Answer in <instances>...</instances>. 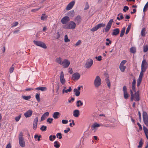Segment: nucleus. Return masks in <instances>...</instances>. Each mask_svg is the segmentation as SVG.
<instances>
[{
    "instance_id": "nucleus-16",
    "label": "nucleus",
    "mask_w": 148,
    "mask_h": 148,
    "mask_svg": "<svg viewBox=\"0 0 148 148\" xmlns=\"http://www.w3.org/2000/svg\"><path fill=\"white\" fill-rule=\"evenodd\" d=\"M119 29L118 28H116L113 30L112 34L113 36H116L119 34Z\"/></svg>"
},
{
    "instance_id": "nucleus-64",
    "label": "nucleus",
    "mask_w": 148,
    "mask_h": 148,
    "mask_svg": "<svg viewBox=\"0 0 148 148\" xmlns=\"http://www.w3.org/2000/svg\"><path fill=\"white\" fill-rule=\"evenodd\" d=\"M72 90V88L71 87H69V88L65 90V92L67 93L68 92H70Z\"/></svg>"
},
{
    "instance_id": "nucleus-44",
    "label": "nucleus",
    "mask_w": 148,
    "mask_h": 148,
    "mask_svg": "<svg viewBox=\"0 0 148 148\" xmlns=\"http://www.w3.org/2000/svg\"><path fill=\"white\" fill-rule=\"evenodd\" d=\"M100 126V125L99 124L95 123H94L93 125L92 126V127L94 129L95 128L99 127Z\"/></svg>"
},
{
    "instance_id": "nucleus-33",
    "label": "nucleus",
    "mask_w": 148,
    "mask_h": 148,
    "mask_svg": "<svg viewBox=\"0 0 148 148\" xmlns=\"http://www.w3.org/2000/svg\"><path fill=\"white\" fill-rule=\"evenodd\" d=\"M56 62L60 65H62V58L60 57L57 58L56 60Z\"/></svg>"
},
{
    "instance_id": "nucleus-17",
    "label": "nucleus",
    "mask_w": 148,
    "mask_h": 148,
    "mask_svg": "<svg viewBox=\"0 0 148 148\" xmlns=\"http://www.w3.org/2000/svg\"><path fill=\"white\" fill-rule=\"evenodd\" d=\"M33 111L31 110H29L24 114L26 118L30 117L32 114Z\"/></svg>"
},
{
    "instance_id": "nucleus-3",
    "label": "nucleus",
    "mask_w": 148,
    "mask_h": 148,
    "mask_svg": "<svg viewBox=\"0 0 148 148\" xmlns=\"http://www.w3.org/2000/svg\"><path fill=\"white\" fill-rule=\"evenodd\" d=\"M23 136V133L21 132L19 135V142L20 146L22 147H24L25 146V143Z\"/></svg>"
},
{
    "instance_id": "nucleus-1",
    "label": "nucleus",
    "mask_w": 148,
    "mask_h": 148,
    "mask_svg": "<svg viewBox=\"0 0 148 148\" xmlns=\"http://www.w3.org/2000/svg\"><path fill=\"white\" fill-rule=\"evenodd\" d=\"M76 26V24L75 22L73 21H71L66 25H64L63 28L66 29H74L75 28Z\"/></svg>"
},
{
    "instance_id": "nucleus-42",
    "label": "nucleus",
    "mask_w": 148,
    "mask_h": 148,
    "mask_svg": "<svg viewBox=\"0 0 148 148\" xmlns=\"http://www.w3.org/2000/svg\"><path fill=\"white\" fill-rule=\"evenodd\" d=\"M130 52L133 53H134L136 52V49L134 47H132L130 49Z\"/></svg>"
},
{
    "instance_id": "nucleus-37",
    "label": "nucleus",
    "mask_w": 148,
    "mask_h": 148,
    "mask_svg": "<svg viewBox=\"0 0 148 148\" xmlns=\"http://www.w3.org/2000/svg\"><path fill=\"white\" fill-rule=\"evenodd\" d=\"M143 65L148 66V63L145 60H143L142 61L141 66H143Z\"/></svg>"
},
{
    "instance_id": "nucleus-51",
    "label": "nucleus",
    "mask_w": 148,
    "mask_h": 148,
    "mask_svg": "<svg viewBox=\"0 0 148 148\" xmlns=\"http://www.w3.org/2000/svg\"><path fill=\"white\" fill-rule=\"evenodd\" d=\"M89 5H88V2H86L85 4V6L84 9V10H87L89 8Z\"/></svg>"
},
{
    "instance_id": "nucleus-25",
    "label": "nucleus",
    "mask_w": 148,
    "mask_h": 148,
    "mask_svg": "<svg viewBox=\"0 0 148 148\" xmlns=\"http://www.w3.org/2000/svg\"><path fill=\"white\" fill-rule=\"evenodd\" d=\"M41 137L40 135H38L37 134H36L34 136V138L36 140H37L38 141H40V138Z\"/></svg>"
},
{
    "instance_id": "nucleus-56",
    "label": "nucleus",
    "mask_w": 148,
    "mask_h": 148,
    "mask_svg": "<svg viewBox=\"0 0 148 148\" xmlns=\"http://www.w3.org/2000/svg\"><path fill=\"white\" fill-rule=\"evenodd\" d=\"M38 121V117L37 116L34 119L33 123L37 124Z\"/></svg>"
},
{
    "instance_id": "nucleus-58",
    "label": "nucleus",
    "mask_w": 148,
    "mask_h": 148,
    "mask_svg": "<svg viewBox=\"0 0 148 148\" xmlns=\"http://www.w3.org/2000/svg\"><path fill=\"white\" fill-rule=\"evenodd\" d=\"M137 124L139 127V130L140 131H141L142 130V127L141 125L138 122L137 123Z\"/></svg>"
},
{
    "instance_id": "nucleus-2",
    "label": "nucleus",
    "mask_w": 148,
    "mask_h": 148,
    "mask_svg": "<svg viewBox=\"0 0 148 148\" xmlns=\"http://www.w3.org/2000/svg\"><path fill=\"white\" fill-rule=\"evenodd\" d=\"M131 94V101H133L134 100V101H138L140 100V95L137 94V95L133 94V92L132 90H130Z\"/></svg>"
},
{
    "instance_id": "nucleus-49",
    "label": "nucleus",
    "mask_w": 148,
    "mask_h": 148,
    "mask_svg": "<svg viewBox=\"0 0 148 148\" xmlns=\"http://www.w3.org/2000/svg\"><path fill=\"white\" fill-rule=\"evenodd\" d=\"M106 41L108 42H106V45L107 46H109L110 44H111L112 43V41L110 40L109 38H107L106 39Z\"/></svg>"
},
{
    "instance_id": "nucleus-21",
    "label": "nucleus",
    "mask_w": 148,
    "mask_h": 148,
    "mask_svg": "<svg viewBox=\"0 0 148 148\" xmlns=\"http://www.w3.org/2000/svg\"><path fill=\"white\" fill-rule=\"evenodd\" d=\"M143 130L147 139L148 140V129L145 126H143Z\"/></svg>"
},
{
    "instance_id": "nucleus-32",
    "label": "nucleus",
    "mask_w": 148,
    "mask_h": 148,
    "mask_svg": "<svg viewBox=\"0 0 148 148\" xmlns=\"http://www.w3.org/2000/svg\"><path fill=\"white\" fill-rule=\"evenodd\" d=\"M73 91L75 92V95L76 96L78 97L80 95V92L78 90H77V88L74 89Z\"/></svg>"
},
{
    "instance_id": "nucleus-7",
    "label": "nucleus",
    "mask_w": 148,
    "mask_h": 148,
    "mask_svg": "<svg viewBox=\"0 0 148 148\" xmlns=\"http://www.w3.org/2000/svg\"><path fill=\"white\" fill-rule=\"evenodd\" d=\"M123 96L125 99H127L129 96V94L128 93L127 91V88L125 86H123Z\"/></svg>"
},
{
    "instance_id": "nucleus-34",
    "label": "nucleus",
    "mask_w": 148,
    "mask_h": 148,
    "mask_svg": "<svg viewBox=\"0 0 148 148\" xmlns=\"http://www.w3.org/2000/svg\"><path fill=\"white\" fill-rule=\"evenodd\" d=\"M119 69H120L121 71L123 72H124L125 70L126 69V66L120 65Z\"/></svg>"
},
{
    "instance_id": "nucleus-55",
    "label": "nucleus",
    "mask_w": 148,
    "mask_h": 148,
    "mask_svg": "<svg viewBox=\"0 0 148 148\" xmlns=\"http://www.w3.org/2000/svg\"><path fill=\"white\" fill-rule=\"evenodd\" d=\"M34 89H33V88H30L25 89V90H23V91L24 92H25V91H29L33 90Z\"/></svg>"
},
{
    "instance_id": "nucleus-30",
    "label": "nucleus",
    "mask_w": 148,
    "mask_h": 148,
    "mask_svg": "<svg viewBox=\"0 0 148 148\" xmlns=\"http://www.w3.org/2000/svg\"><path fill=\"white\" fill-rule=\"evenodd\" d=\"M40 94L39 92H38L36 94L35 97L37 101L38 102L40 101Z\"/></svg>"
},
{
    "instance_id": "nucleus-47",
    "label": "nucleus",
    "mask_w": 148,
    "mask_h": 148,
    "mask_svg": "<svg viewBox=\"0 0 148 148\" xmlns=\"http://www.w3.org/2000/svg\"><path fill=\"white\" fill-rule=\"evenodd\" d=\"M53 120V119L52 118H49L47 120V122L49 123V124H51L52 123V121Z\"/></svg>"
},
{
    "instance_id": "nucleus-57",
    "label": "nucleus",
    "mask_w": 148,
    "mask_h": 148,
    "mask_svg": "<svg viewBox=\"0 0 148 148\" xmlns=\"http://www.w3.org/2000/svg\"><path fill=\"white\" fill-rule=\"evenodd\" d=\"M144 72L142 71H141L138 78L142 79L143 75V72Z\"/></svg>"
},
{
    "instance_id": "nucleus-50",
    "label": "nucleus",
    "mask_w": 148,
    "mask_h": 148,
    "mask_svg": "<svg viewBox=\"0 0 148 148\" xmlns=\"http://www.w3.org/2000/svg\"><path fill=\"white\" fill-rule=\"evenodd\" d=\"M56 136L57 138L60 139H61L62 138V136L61 133H58L56 134Z\"/></svg>"
},
{
    "instance_id": "nucleus-35",
    "label": "nucleus",
    "mask_w": 148,
    "mask_h": 148,
    "mask_svg": "<svg viewBox=\"0 0 148 148\" xmlns=\"http://www.w3.org/2000/svg\"><path fill=\"white\" fill-rule=\"evenodd\" d=\"M145 28H143L142 29V30L141 32V34L142 36L143 37H145Z\"/></svg>"
},
{
    "instance_id": "nucleus-61",
    "label": "nucleus",
    "mask_w": 148,
    "mask_h": 148,
    "mask_svg": "<svg viewBox=\"0 0 148 148\" xmlns=\"http://www.w3.org/2000/svg\"><path fill=\"white\" fill-rule=\"evenodd\" d=\"M68 121L67 120L63 119L62 121V123L63 124H66L68 123Z\"/></svg>"
},
{
    "instance_id": "nucleus-23",
    "label": "nucleus",
    "mask_w": 148,
    "mask_h": 148,
    "mask_svg": "<svg viewBox=\"0 0 148 148\" xmlns=\"http://www.w3.org/2000/svg\"><path fill=\"white\" fill-rule=\"evenodd\" d=\"M148 10V1L145 5L143 10V12H144V15L143 17V19H144V16L145 14V12Z\"/></svg>"
},
{
    "instance_id": "nucleus-59",
    "label": "nucleus",
    "mask_w": 148,
    "mask_h": 148,
    "mask_svg": "<svg viewBox=\"0 0 148 148\" xmlns=\"http://www.w3.org/2000/svg\"><path fill=\"white\" fill-rule=\"evenodd\" d=\"M138 114L139 115V121L140 122H141V114L140 112V111H138Z\"/></svg>"
},
{
    "instance_id": "nucleus-39",
    "label": "nucleus",
    "mask_w": 148,
    "mask_h": 148,
    "mask_svg": "<svg viewBox=\"0 0 148 148\" xmlns=\"http://www.w3.org/2000/svg\"><path fill=\"white\" fill-rule=\"evenodd\" d=\"M143 52L145 53L147 52L148 51V45H144L143 46Z\"/></svg>"
},
{
    "instance_id": "nucleus-5",
    "label": "nucleus",
    "mask_w": 148,
    "mask_h": 148,
    "mask_svg": "<svg viewBox=\"0 0 148 148\" xmlns=\"http://www.w3.org/2000/svg\"><path fill=\"white\" fill-rule=\"evenodd\" d=\"M33 42L37 46L41 47L44 49H46L47 48L46 45L42 42L34 40Z\"/></svg>"
},
{
    "instance_id": "nucleus-36",
    "label": "nucleus",
    "mask_w": 148,
    "mask_h": 148,
    "mask_svg": "<svg viewBox=\"0 0 148 148\" xmlns=\"http://www.w3.org/2000/svg\"><path fill=\"white\" fill-rule=\"evenodd\" d=\"M131 23H130V24L128 25V27L126 29L125 34H127L129 32L131 28Z\"/></svg>"
},
{
    "instance_id": "nucleus-22",
    "label": "nucleus",
    "mask_w": 148,
    "mask_h": 148,
    "mask_svg": "<svg viewBox=\"0 0 148 148\" xmlns=\"http://www.w3.org/2000/svg\"><path fill=\"white\" fill-rule=\"evenodd\" d=\"M35 89L44 91L47 90V88L46 87H40L36 88Z\"/></svg>"
},
{
    "instance_id": "nucleus-41",
    "label": "nucleus",
    "mask_w": 148,
    "mask_h": 148,
    "mask_svg": "<svg viewBox=\"0 0 148 148\" xmlns=\"http://www.w3.org/2000/svg\"><path fill=\"white\" fill-rule=\"evenodd\" d=\"M47 127L46 126L43 125L40 128V130L42 132H44L46 130Z\"/></svg>"
},
{
    "instance_id": "nucleus-15",
    "label": "nucleus",
    "mask_w": 148,
    "mask_h": 148,
    "mask_svg": "<svg viewBox=\"0 0 148 148\" xmlns=\"http://www.w3.org/2000/svg\"><path fill=\"white\" fill-rule=\"evenodd\" d=\"M75 3L74 1H72L66 7V10H71L73 6Z\"/></svg>"
},
{
    "instance_id": "nucleus-29",
    "label": "nucleus",
    "mask_w": 148,
    "mask_h": 148,
    "mask_svg": "<svg viewBox=\"0 0 148 148\" xmlns=\"http://www.w3.org/2000/svg\"><path fill=\"white\" fill-rule=\"evenodd\" d=\"M125 27H123L121 30V33L120 35V37H122L125 33Z\"/></svg>"
},
{
    "instance_id": "nucleus-13",
    "label": "nucleus",
    "mask_w": 148,
    "mask_h": 148,
    "mask_svg": "<svg viewBox=\"0 0 148 148\" xmlns=\"http://www.w3.org/2000/svg\"><path fill=\"white\" fill-rule=\"evenodd\" d=\"M74 21L76 23L77 25L80 24L82 21V17L80 15H77L75 18Z\"/></svg>"
},
{
    "instance_id": "nucleus-18",
    "label": "nucleus",
    "mask_w": 148,
    "mask_h": 148,
    "mask_svg": "<svg viewBox=\"0 0 148 148\" xmlns=\"http://www.w3.org/2000/svg\"><path fill=\"white\" fill-rule=\"evenodd\" d=\"M66 15L71 18L73 17L75 15V12L74 10H71L70 11L68 12L67 13Z\"/></svg>"
},
{
    "instance_id": "nucleus-43",
    "label": "nucleus",
    "mask_w": 148,
    "mask_h": 148,
    "mask_svg": "<svg viewBox=\"0 0 148 148\" xmlns=\"http://www.w3.org/2000/svg\"><path fill=\"white\" fill-rule=\"evenodd\" d=\"M148 66H141V69L142 71L145 72L146 70H147V68Z\"/></svg>"
},
{
    "instance_id": "nucleus-53",
    "label": "nucleus",
    "mask_w": 148,
    "mask_h": 148,
    "mask_svg": "<svg viewBox=\"0 0 148 148\" xmlns=\"http://www.w3.org/2000/svg\"><path fill=\"white\" fill-rule=\"evenodd\" d=\"M124 18V17L123 15L122 14H121V15L120 16V17H119L117 16L116 18L118 20H122Z\"/></svg>"
},
{
    "instance_id": "nucleus-45",
    "label": "nucleus",
    "mask_w": 148,
    "mask_h": 148,
    "mask_svg": "<svg viewBox=\"0 0 148 148\" xmlns=\"http://www.w3.org/2000/svg\"><path fill=\"white\" fill-rule=\"evenodd\" d=\"M64 41L65 42H67L70 41V40L69 39L68 36L67 35H65L64 36Z\"/></svg>"
},
{
    "instance_id": "nucleus-62",
    "label": "nucleus",
    "mask_w": 148,
    "mask_h": 148,
    "mask_svg": "<svg viewBox=\"0 0 148 148\" xmlns=\"http://www.w3.org/2000/svg\"><path fill=\"white\" fill-rule=\"evenodd\" d=\"M21 117V115L16 117L15 119V121L17 122L18 121H19V119H20Z\"/></svg>"
},
{
    "instance_id": "nucleus-20",
    "label": "nucleus",
    "mask_w": 148,
    "mask_h": 148,
    "mask_svg": "<svg viewBox=\"0 0 148 148\" xmlns=\"http://www.w3.org/2000/svg\"><path fill=\"white\" fill-rule=\"evenodd\" d=\"M60 114L59 112H56L53 113V116L54 119H56L60 117Z\"/></svg>"
},
{
    "instance_id": "nucleus-4",
    "label": "nucleus",
    "mask_w": 148,
    "mask_h": 148,
    "mask_svg": "<svg viewBox=\"0 0 148 148\" xmlns=\"http://www.w3.org/2000/svg\"><path fill=\"white\" fill-rule=\"evenodd\" d=\"M101 84V80L99 76H96L94 81V84L95 88H98Z\"/></svg>"
},
{
    "instance_id": "nucleus-54",
    "label": "nucleus",
    "mask_w": 148,
    "mask_h": 148,
    "mask_svg": "<svg viewBox=\"0 0 148 148\" xmlns=\"http://www.w3.org/2000/svg\"><path fill=\"white\" fill-rule=\"evenodd\" d=\"M102 56H96L95 57L96 59L98 61H101L102 60Z\"/></svg>"
},
{
    "instance_id": "nucleus-38",
    "label": "nucleus",
    "mask_w": 148,
    "mask_h": 148,
    "mask_svg": "<svg viewBox=\"0 0 148 148\" xmlns=\"http://www.w3.org/2000/svg\"><path fill=\"white\" fill-rule=\"evenodd\" d=\"M98 29L101 28L102 27H104L106 26V24L105 23H100L98 24L97 25Z\"/></svg>"
},
{
    "instance_id": "nucleus-63",
    "label": "nucleus",
    "mask_w": 148,
    "mask_h": 148,
    "mask_svg": "<svg viewBox=\"0 0 148 148\" xmlns=\"http://www.w3.org/2000/svg\"><path fill=\"white\" fill-rule=\"evenodd\" d=\"M81 43V40H78L77 41V42L75 44V46H78L79 45H80Z\"/></svg>"
},
{
    "instance_id": "nucleus-6",
    "label": "nucleus",
    "mask_w": 148,
    "mask_h": 148,
    "mask_svg": "<svg viewBox=\"0 0 148 148\" xmlns=\"http://www.w3.org/2000/svg\"><path fill=\"white\" fill-rule=\"evenodd\" d=\"M143 122L147 127H148V116L147 112L143 111Z\"/></svg>"
},
{
    "instance_id": "nucleus-11",
    "label": "nucleus",
    "mask_w": 148,
    "mask_h": 148,
    "mask_svg": "<svg viewBox=\"0 0 148 148\" xmlns=\"http://www.w3.org/2000/svg\"><path fill=\"white\" fill-rule=\"evenodd\" d=\"M70 20L69 17L68 16H66L62 19L61 22L62 24H65L69 21Z\"/></svg>"
},
{
    "instance_id": "nucleus-19",
    "label": "nucleus",
    "mask_w": 148,
    "mask_h": 148,
    "mask_svg": "<svg viewBox=\"0 0 148 148\" xmlns=\"http://www.w3.org/2000/svg\"><path fill=\"white\" fill-rule=\"evenodd\" d=\"M79 111L78 110H75L73 112V114L75 117H78L79 115Z\"/></svg>"
},
{
    "instance_id": "nucleus-46",
    "label": "nucleus",
    "mask_w": 148,
    "mask_h": 148,
    "mask_svg": "<svg viewBox=\"0 0 148 148\" xmlns=\"http://www.w3.org/2000/svg\"><path fill=\"white\" fill-rule=\"evenodd\" d=\"M139 145L138 146V147L139 148H140L142 147L143 145V142L142 141V139L141 138L140 141L139 143Z\"/></svg>"
},
{
    "instance_id": "nucleus-26",
    "label": "nucleus",
    "mask_w": 148,
    "mask_h": 148,
    "mask_svg": "<svg viewBox=\"0 0 148 148\" xmlns=\"http://www.w3.org/2000/svg\"><path fill=\"white\" fill-rule=\"evenodd\" d=\"M105 80L106 81V83L107 84V86L109 88H110V80L109 79V77L108 76L106 77L105 79Z\"/></svg>"
},
{
    "instance_id": "nucleus-40",
    "label": "nucleus",
    "mask_w": 148,
    "mask_h": 148,
    "mask_svg": "<svg viewBox=\"0 0 148 148\" xmlns=\"http://www.w3.org/2000/svg\"><path fill=\"white\" fill-rule=\"evenodd\" d=\"M142 79L139 78H138L137 81V86L139 88V86L141 82Z\"/></svg>"
},
{
    "instance_id": "nucleus-10",
    "label": "nucleus",
    "mask_w": 148,
    "mask_h": 148,
    "mask_svg": "<svg viewBox=\"0 0 148 148\" xmlns=\"http://www.w3.org/2000/svg\"><path fill=\"white\" fill-rule=\"evenodd\" d=\"M80 74L76 72L73 74L71 78L73 80H77L80 78Z\"/></svg>"
},
{
    "instance_id": "nucleus-14",
    "label": "nucleus",
    "mask_w": 148,
    "mask_h": 148,
    "mask_svg": "<svg viewBox=\"0 0 148 148\" xmlns=\"http://www.w3.org/2000/svg\"><path fill=\"white\" fill-rule=\"evenodd\" d=\"M60 82L62 85L65 84L66 81L64 78V74L63 71L61 72L60 77Z\"/></svg>"
},
{
    "instance_id": "nucleus-12",
    "label": "nucleus",
    "mask_w": 148,
    "mask_h": 148,
    "mask_svg": "<svg viewBox=\"0 0 148 148\" xmlns=\"http://www.w3.org/2000/svg\"><path fill=\"white\" fill-rule=\"evenodd\" d=\"M113 22V19H110L106 27V31H107V30H110L111 27L112 23Z\"/></svg>"
},
{
    "instance_id": "nucleus-60",
    "label": "nucleus",
    "mask_w": 148,
    "mask_h": 148,
    "mask_svg": "<svg viewBox=\"0 0 148 148\" xmlns=\"http://www.w3.org/2000/svg\"><path fill=\"white\" fill-rule=\"evenodd\" d=\"M41 8V7H40L38 8H36V9H32L31 10V11L32 12H35L37 11L38 10H39V9H40Z\"/></svg>"
},
{
    "instance_id": "nucleus-24",
    "label": "nucleus",
    "mask_w": 148,
    "mask_h": 148,
    "mask_svg": "<svg viewBox=\"0 0 148 148\" xmlns=\"http://www.w3.org/2000/svg\"><path fill=\"white\" fill-rule=\"evenodd\" d=\"M48 17V16L46 14L43 13L42 14L41 17V19L42 21H45L46 20Z\"/></svg>"
},
{
    "instance_id": "nucleus-9",
    "label": "nucleus",
    "mask_w": 148,
    "mask_h": 148,
    "mask_svg": "<svg viewBox=\"0 0 148 148\" xmlns=\"http://www.w3.org/2000/svg\"><path fill=\"white\" fill-rule=\"evenodd\" d=\"M93 62L91 59H89L87 61L85 65L87 69L90 68L93 64Z\"/></svg>"
},
{
    "instance_id": "nucleus-28",
    "label": "nucleus",
    "mask_w": 148,
    "mask_h": 148,
    "mask_svg": "<svg viewBox=\"0 0 148 148\" xmlns=\"http://www.w3.org/2000/svg\"><path fill=\"white\" fill-rule=\"evenodd\" d=\"M22 98L26 100H29L31 97L30 95L29 96H24L22 95Z\"/></svg>"
},
{
    "instance_id": "nucleus-8",
    "label": "nucleus",
    "mask_w": 148,
    "mask_h": 148,
    "mask_svg": "<svg viewBox=\"0 0 148 148\" xmlns=\"http://www.w3.org/2000/svg\"><path fill=\"white\" fill-rule=\"evenodd\" d=\"M70 64V62L67 59H64L62 63V66L63 68L68 67Z\"/></svg>"
},
{
    "instance_id": "nucleus-48",
    "label": "nucleus",
    "mask_w": 148,
    "mask_h": 148,
    "mask_svg": "<svg viewBox=\"0 0 148 148\" xmlns=\"http://www.w3.org/2000/svg\"><path fill=\"white\" fill-rule=\"evenodd\" d=\"M98 29V27L97 25L95 26L93 28L90 29V31L92 32H95L97 31V30Z\"/></svg>"
},
{
    "instance_id": "nucleus-31",
    "label": "nucleus",
    "mask_w": 148,
    "mask_h": 148,
    "mask_svg": "<svg viewBox=\"0 0 148 148\" xmlns=\"http://www.w3.org/2000/svg\"><path fill=\"white\" fill-rule=\"evenodd\" d=\"M77 106L79 107L80 106H82L83 105V103L80 100H78L76 102Z\"/></svg>"
},
{
    "instance_id": "nucleus-52",
    "label": "nucleus",
    "mask_w": 148,
    "mask_h": 148,
    "mask_svg": "<svg viewBox=\"0 0 148 148\" xmlns=\"http://www.w3.org/2000/svg\"><path fill=\"white\" fill-rule=\"evenodd\" d=\"M129 8L127 6H124L123 9V11L124 12H126L127 11L129 10Z\"/></svg>"
},
{
    "instance_id": "nucleus-27",
    "label": "nucleus",
    "mask_w": 148,
    "mask_h": 148,
    "mask_svg": "<svg viewBox=\"0 0 148 148\" xmlns=\"http://www.w3.org/2000/svg\"><path fill=\"white\" fill-rule=\"evenodd\" d=\"M54 147L56 148H58L60 146V144L58 141H56L54 142Z\"/></svg>"
}]
</instances>
